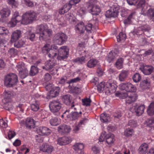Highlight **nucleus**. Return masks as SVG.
Listing matches in <instances>:
<instances>
[{"label": "nucleus", "instance_id": "f257e3e1", "mask_svg": "<svg viewBox=\"0 0 154 154\" xmlns=\"http://www.w3.org/2000/svg\"><path fill=\"white\" fill-rule=\"evenodd\" d=\"M37 17L35 13L33 11L26 12L21 17L17 11L14 12L10 22L12 27H14L17 23L21 21V23L24 25H27L31 23L35 20Z\"/></svg>", "mask_w": 154, "mask_h": 154}, {"label": "nucleus", "instance_id": "f03ea898", "mask_svg": "<svg viewBox=\"0 0 154 154\" xmlns=\"http://www.w3.org/2000/svg\"><path fill=\"white\" fill-rule=\"evenodd\" d=\"M18 82L17 76L15 73H9L5 77L4 84L7 87H13L16 85Z\"/></svg>", "mask_w": 154, "mask_h": 154}, {"label": "nucleus", "instance_id": "7ed1b4c3", "mask_svg": "<svg viewBox=\"0 0 154 154\" xmlns=\"http://www.w3.org/2000/svg\"><path fill=\"white\" fill-rule=\"evenodd\" d=\"M67 38L68 36L66 34L59 32L54 35L52 41L56 44L61 45L66 42Z\"/></svg>", "mask_w": 154, "mask_h": 154}, {"label": "nucleus", "instance_id": "20e7f679", "mask_svg": "<svg viewBox=\"0 0 154 154\" xmlns=\"http://www.w3.org/2000/svg\"><path fill=\"white\" fill-rule=\"evenodd\" d=\"M89 11L94 15H98L101 11L100 7L96 5L94 2H89L86 3Z\"/></svg>", "mask_w": 154, "mask_h": 154}, {"label": "nucleus", "instance_id": "39448f33", "mask_svg": "<svg viewBox=\"0 0 154 154\" xmlns=\"http://www.w3.org/2000/svg\"><path fill=\"white\" fill-rule=\"evenodd\" d=\"M58 54L57 59L58 60H64L68 57L69 49L67 46H63L58 50Z\"/></svg>", "mask_w": 154, "mask_h": 154}, {"label": "nucleus", "instance_id": "423d86ee", "mask_svg": "<svg viewBox=\"0 0 154 154\" xmlns=\"http://www.w3.org/2000/svg\"><path fill=\"white\" fill-rule=\"evenodd\" d=\"M116 85L114 83V81L112 79H109L106 82L104 91L106 94L109 93L112 94L116 91Z\"/></svg>", "mask_w": 154, "mask_h": 154}, {"label": "nucleus", "instance_id": "0eeeda50", "mask_svg": "<svg viewBox=\"0 0 154 154\" xmlns=\"http://www.w3.org/2000/svg\"><path fill=\"white\" fill-rule=\"evenodd\" d=\"M61 107V104L58 100H54L51 102L49 104V108L51 112L55 115L58 116L59 115V111Z\"/></svg>", "mask_w": 154, "mask_h": 154}, {"label": "nucleus", "instance_id": "6e6552de", "mask_svg": "<svg viewBox=\"0 0 154 154\" xmlns=\"http://www.w3.org/2000/svg\"><path fill=\"white\" fill-rule=\"evenodd\" d=\"M119 86L121 89L127 92L134 93L137 90L136 87L129 82L122 83Z\"/></svg>", "mask_w": 154, "mask_h": 154}, {"label": "nucleus", "instance_id": "1a4fd4ad", "mask_svg": "<svg viewBox=\"0 0 154 154\" xmlns=\"http://www.w3.org/2000/svg\"><path fill=\"white\" fill-rule=\"evenodd\" d=\"M11 11L8 8H3L1 11V23L7 24Z\"/></svg>", "mask_w": 154, "mask_h": 154}, {"label": "nucleus", "instance_id": "9d476101", "mask_svg": "<svg viewBox=\"0 0 154 154\" xmlns=\"http://www.w3.org/2000/svg\"><path fill=\"white\" fill-rule=\"evenodd\" d=\"M63 102L66 105L70 106L71 108L74 107V101L72 97L70 94L63 95L62 98Z\"/></svg>", "mask_w": 154, "mask_h": 154}, {"label": "nucleus", "instance_id": "9b49d317", "mask_svg": "<svg viewBox=\"0 0 154 154\" xmlns=\"http://www.w3.org/2000/svg\"><path fill=\"white\" fill-rule=\"evenodd\" d=\"M55 66V63L49 60L45 63V65L42 66V68L47 71L51 70V72L54 71L53 73L55 74L57 72L56 69L54 68Z\"/></svg>", "mask_w": 154, "mask_h": 154}, {"label": "nucleus", "instance_id": "f8f14e48", "mask_svg": "<svg viewBox=\"0 0 154 154\" xmlns=\"http://www.w3.org/2000/svg\"><path fill=\"white\" fill-rule=\"evenodd\" d=\"M17 68L19 71V76L21 79H24L28 75V70L21 65H17Z\"/></svg>", "mask_w": 154, "mask_h": 154}, {"label": "nucleus", "instance_id": "ddd939ff", "mask_svg": "<svg viewBox=\"0 0 154 154\" xmlns=\"http://www.w3.org/2000/svg\"><path fill=\"white\" fill-rule=\"evenodd\" d=\"M52 31L51 29H47L39 34V39L40 40H46L48 39L51 35Z\"/></svg>", "mask_w": 154, "mask_h": 154}, {"label": "nucleus", "instance_id": "4468645a", "mask_svg": "<svg viewBox=\"0 0 154 154\" xmlns=\"http://www.w3.org/2000/svg\"><path fill=\"white\" fill-rule=\"evenodd\" d=\"M140 69L145 75H149L151 74L154 70L153 67L151 65H143Z\"/></svg>", "mask_w": 154, "mask_h": 154}, {"label": "nucleus", "instance_id": "2eb2a0df", "mask_svg": "<svg viewBox=\"0 0 154 154\" xmlns=\"http://www.w3.org/2000/svg\"><path fill=\"white\" fill-rule=\"evenodd\" d=\"M40 150L48 153H51L54 150V147L52 146L47 143H43L40 146Z\"/></svg>", "mask_w": 154, "mask_h": 154}, {"label": "nucleus", "instance_id": "dca6fc26", "mask_svg": "<svg viewBox=\"0 0 154 154\" xmlns=\"http://www.w3.org/2000/svg\"><path fill=\"white\" fill-rule=\"evenodd\" d=\"M37 131L39 134L42 135H48L50 134L51 130L49 128L45 126H41L38 128Z\"/></svg>", "mask_w": 154, "mask_h": 154}, {"label": "nucleus", "instance_id": "f3484780", "mask_svg": "<svg viewBox=\"0 0 154 154\" xmlns=\"http://www.w3.org/2000/svg\"><path fill=\"white\" fill-rule=\"evenodd\" d=\"M115 140L113 134L109 133L106 135V141L108 145L110 146L114 143Z\"/></svg>", "mask_w": 154, "mask_h": 154}, {"label": "nucleus", "instance_id": "a211bd4d", "mask_svg": "<svg viewBox=\"0 0 154 154\" xmlns=\"http://www.w3.org/2000/svg\"><path fill=\"white\" fill-rule=\"evenodd\" d=\"M21 36V32L20 30L14 31L11 35V41L13 42L17 41Z\"/></svg>", "mask_w": 154, "mask_h": 154}, {"label": "nucleus", "instance_id": "6ab92c4d", "mask_svg": "<svg viewBox=\"0 0 154 154\" xmlns=\"http://www.w3.org/2000/svg\"><path fill=\"white\" fill-rule=\"evenodd\" d=\"M144 108L145 106L144 105H142L138 107H134V109L136 115L140 116L143 113Z\"/></svg>", "mask_w": 154, "mask_h": 154}, {"label": "nucleus", "instance_id": "aec40b11", "mask_svg": "<svg viewBox=\"0 0 154 154\" xmlns=\"http://www.w3.org/2000/svg\"><path fill=\"white\" fill-rule=\"evenodd\" d=\"M25 125L26 128L30 129L35 127V123L34 120L31 118L26 119L25 122Z\"/></svg>", "mask_w": 154, "mask_h": 154}, {"label": "nucleus", "instance_id": "412c9836", "mask_svg": "<svg viewBox=\"0 0 154 154\" xmlns=\"http://www.w3.org/2000/svg\"><path fill=\"white\" fill-rule=\"evenodd\" d=\"M58 130L60 132L63 133H69L70 130V128L69 126L63 125H60L58 127Z\"/></svg>", "mask_w": 154, "mask_h": 154}, {"label": "nucleus", "instance_id": "4be33fe9", "mask_svg": "<svg viewBox=\"0 0 154 154\" xmlns=\"http://www.w3.org/2000/svg\"><path fill=\"white\" fill-rule=\"evenodd\" d=\"M75 29L77 33L81 34L83 33L85 31V28L83 22L78 23L75 26Z\"/></svg>", "mask_w": 154, "mask_h": 154}, {"label": "nucleus", "instance_id": "5701e85b", "mask_svg": "<svg viewBox=\"0 0 154 154\" xmlns=\"http://www.w3.org/2000/svg\"><path fill=\"white\" fill-rule=\"evenodd\" d=\"M57 141L60 145H63L69 144L70 142V140L67 137H64L59 138L57 140Z\"/></svg>", "mask_w": 154, "mask_h": 154}, {"label": "nucleus", "instance_id": "b1692460", "mask_svg": "<svg viewBox=\"0 0 154 154\" xmlns=\"http://www.w3.org/2000/svg\"><path fill=\"white\" fill-rule=\"evenodd\" d=\"M60 88L58 87L52 88L50 91L49 95L50 97H54L58 95L60 92Z\"/></svg>", "mask_w": 154, "mask_h": 154}, {"label": "nucleus", "instance_id": "393cba45", "mask_svg": "<svg viewBox=\"0 0 154 154\" xmlns=\"http://www.w3.org/2000/svg\"><path fill=\"white\" fill-rule=\"evenodd\" d=\"M148 146L145 143H143L138 149V153L140 154H145L148 149Z\"/></svg>", "mask_w": 154, "mask_h": 154}, {"label": "nucleus", "instance_id": "a878e982", "mask_svg": "<svg viewBox=\"0 0 154 154\" xmlns=\"http://www.w3.org/2000/svg\"><path fill=\"white\" fill-rule=\"evenodd\" d=\"M84 146L83 143H77L73 146V149L76 151L78 153H81L82 150L84 148Z\"/></svg>", "mask_w": 154, "mask_h": 154}, {"label": "nucleus", "instance_id": "bb28decb", "mask_svg": "<svg viewBox=\"0 0 154 154\" xmlns=\"http://www.w3.org/2000/svg\"><path fill=\"white\" fill-rule=\"evenodd\" d=\"M137 96L136 94H134L128 96L126 99V102L128 104H131L134 102L137 99Z\"/></svg>", "mask_w": 154, "mask_h": 154}, {"label": "nucleus", "instance_id": "cd10ccee", "mask_svg": "<svg viewBox=\"0 0 154 154\" xmlns=\"http://www.w3.org/2000/svg\"><path fill=\"white\" fill-rule=\"evenodd\" d=\"M98 61L95 59L90 60L87 63V66L89 68L94 67L97 64Z\"/></svg>", "mask_w": 154, "mask_h": 154}, {"label": "nucleus", "instance_id": "c85d7f7f", "mask_svg": "<svg viewBox=\"0 0 154 154\" xmlns=\"http://www.w3.org/2000/svg\"><path fill=\"white\" fill-rule=\"evenodd\" d=\"M128 75V72L125 70H122L119 76V80L121 82L124 81Z\"/></svg>", "mask_w": 154, "mask_h": 154}, {"label": "nucleus", "instance_id": "c756f323", "mask_svg": "<svg viewBox=\"0 0 154 154\" xmlns=\"http://www.w3.org/2000/svg\"><path fill=\"white\" fill-rule=\"evenodd\" d=\"M117 56V54L115 52L111 51L108 54L106 57L107 61L110 63L115 59Z\"/></svg>", "mask_w": 154, "mask_h": 154}, {"label": "nucleus", "instance_id": "7c9ffc66", "mask_svg": "<svg viewBox=\"0 0 154 154\" xmlns=\"http://www.w3.org/2000/svg\"><path fill=\"white\" fill-rule=\"evenodd\" d=\"M147 112L148 115L150 116L154 114V101L152 102L148 106Z\"/></svg>", "mask_w": 154, "mask_h": 154}, {"label": "nucleus", "instance_id": "2f4dec72", "mask_svg": "<svg viewBox=\"0 0 154 154\" xmlns=\"http://www.w3.org/2000/svg\"><path fill=\"white\" fill-rule=\"evenodd\" d=\"M82 112L80 111L79 113L77 112H72L70 114V118L72 121L77 119L81 116Z\"/></svg>", "mask_w": 154, "mask_h": 154}, {"label": "nucleus", "instance_id": "473e14b6", "mask_svg": "<svg viewBox=\"0 0 154 154\" xmlns=\"http://www.w3.org/2000/svg\"><path fill=\"white\" fill-rule=\"evenodd\" d=\"M134 132L133 129L130 128H127L124 132V135L127 137H131Z\"/></svg>", "mask_w": 154, "mask_h": 154}, {"label": "nucleus", "instance_id": "72a5a7b5", "mask_svg": "<svg viewBox=\"0 0 154 154\" xmlns=\"http://www.w3.org/2000/svg\"><path fill=\"white\" fill-rule=\"evenodd\" d=\"M47 29V28L45 25L43 24H41L37 26L36 29V32L37 33L39 34Z\"/></svg>", "mask_w": 154, "mask_h": 154}, {"label": "nucleus", "instance_id": "f704fd0d", "mask_svg": "<svg viewBox=\"0 0 154 154\" xmlns=\"http://www.w3.org/2000/svg\"><path fill=\"white\" fill-rule=\"evenodd\" d=\"M147 15L150 20L154 22V8L149 9L147 11Z\"/></svg>", "mask_w": 154, "mask_h": 154}, {"label": "nucleus", "instance_id": "c9c22d12", "mask_svg": "<svg viewBox=\"0 0 154 154\" xmlns=\"http://www.w3.org/2000/svg\"><path fill=\"white\" fill-rule=\"evenodd\" d=\"M50 50V45L46 44L41 48V52L44 55L47 54Z\"/></svg>", "mask_w": 154, "mask_h": 154}, {"label": "nucleus", "instance_id": "e433bc0d", "mask_svg": "<svg viewBox=\"0 0 154 154\" xmlns=\"http://www.w3.org/2000/svg\"><path fill=\"white\" fill-rule=\"evenodd\" d=\"M38 72V69L37 66H31L29 74L31 76H34Z\"/></svg>", "mask_w": 154, "mask_h": 154}, {"label": "nucleus", "instance_id": "4c0bfd02", "mask_svg": "<svg viewBox=\"0 0 154 154\" xmlns=\"http://www.w3.org/2000/svg\"><path fill=\"white\" fill-rule=\"evenodd\" d=\"M100 119L103 122H106L109 121V117L106 113H103L100 115Z\"/></svg>", "mask_w": 154, "mask_h": 154}, {"label": "nucleus", "instance_id": "58836bf2", "mask_svg": "<svg viewBox=\"0 0 154 154\" xmlns=\"http://www.w3.org/2000/svg\"><path fill=\"white\" fill-rule=\"evenodd\" d=\"M151 29L150 26L147 24L142 25L138 27V30H142L144 32H149Z\"/></svg>", "mask_w": 154, "mask_h": 154}, {"label": "nucleus", "instance_id": "ea45409f", "mask_svg": "<svg viewBox=\"0 0 154 154\" xmlns=\"http://www.w3.org/2000/svg\"><path fill=\"white\" fill-rule=\"evenodd\" d=\"M3 107L6 110H8L12 112L14 107L11 103H6L4 104Z\"/></svg>", "mask_w": 154, "mask_h": 154}, {"label": "nucleus", "instance_id": "a19ab883", "mask_svg": "<svg viewBox=\"0 0 154 154\" xmlns=\"http://www.w3.org/2000/svg\"><path fill=\"white\" fill-rule=\"evenodd\" d=\"M135 14V12L131 13L124 21V23L125 24H129L131 23V19L132 18L133 16Z\"/></svg>", "mask_w": 154, "mask_h": 154}, {"label": "nucleus", "instance_id": "79ce46f5", "mask_svg": "<svg viewBox=\"0 0 154 154\" xmlns=\"http://www.w3.org/2000/svg\"><path fill=\"white\" fill-rule=\"evenodd\" d=\"M126 37V35L122 32L119 33V35L116 37L117 41L120 42L122 41H124Z\"/></svg>", "mask_w": 154, "mask_h": 154}, {"label": "nucleus", "instance_id": "37998d69", "mask_svg": "<svg viewBox=\"0 0 154 154\" xmlns=\"http://www.w3.org/2000/svg\"><path fill=\"white\" fill-rule=\"evenodd\" d=\"M113 11L109 10L106 11L105 15L107 17H115L117 16L118 13H116V15H115L114 12H112Z\"/></svg>", "mask_w": 154, "mask_h": 154}, {"label": "nucleus", "instance_id": "c03bdc74", "mask_svg": "<svg viewBox=\"0 0 154 154\" xmlns=\"http://www.w3.org/2000/svg\"><path fill=\"white\" fill-rule=\"evenodd\" d=\"M123 60L122 58H120L118 59L116 63V67L119 69L123 67Z\"/></svg>", "mask_w": 154, "mask_h": 154}, {"label": "nucleus", "instance_id": "a18cd8bd", "mask_svg": "<svg viewBox=\"0 0 154 154\" xmlns=\"http://www.w3.org/2000/svg\"><path fill=\"white\" fill-rule=\"evenodd\" d=\"M15 42L14 44V46L17 48H20L23 47L25 43V42L22 40H20L17 42Z\"/></svg>", "mask_w": 154, "mask_h": 154}, {"label": "nucleus", "instance_id": "49530a36", "mask_svg": "<svg viewBox=\"0 0 154 154\" xmlns=\"http://www.w3.org/2000/svg\"><path fill=\"white\" fill-rule=\"evenodd\" d=\"M150 84L149 80L145 79L143 80H142L140 84V86L141 87L143 86L147 87L149 86L150 85Z\"/></svg>", "mask_w": 154, "mask_h": 154}, {"label": "nucleus", "instance_id": "de8ad7c7", "mask_svg": "<svg viewBox=\"0 0 154 154\" xmlns=\"http://www.w3.org/2000/svg\"><path fill=\"white\" fill-rule=\"evenodd\" d=\"M32 110L34 111H37L39 109V105L37 101H36L35 103L32 104L31 105Z\"/></svg>", "mask_w": 154, "mask_h": 154}, {"label": "nucleus", "instance_id": "09e8293b", "mask_svg": "<svg viewBox=\"0 0 154 154\" xmlns=\"http://www.w3.org/2000/svg\"><path fill=\"white\" fill-rule=\"evenodd\" d=\"M28 35L27 36V38L30 40L32 41H33L35 40V34L31 32V31H29L27 32Z\"/></svg>", "mask_w": 154, "mask_h": 154}, {"label": "nucleus", "instance_id": "8fccbe9b", "mask_svg": "<svg viewBox=\"0 0 154 154\" xmlns=\"http://www.w3.org/2000/svg\"><path fill=\"white\" fill-rule=\"evenodd\" d=\"M50 123L51 125L53 126H57L59 124L58 119L56 117L51 119L50 120Z\"/></svg>", "mask_w": 154, "mask_h": 154}, {"label": "nucleus", "instance_id": "3c124183", "mask_svg": "<svg viewBox=\"0 0 154 154\" xmlns=\"http://www.w3.org/2000/svg\"><path fill=\"white\" fill-rule=\"evenodd\" d=\"M141 78L140 74L138 73H136L133 76L132 79L134 82H137L140 81Z\"/></svg>", "mask_w": 154, "mask_h": 154}, {"label": "nucleus", "instance_id": "603ef678", "mask_svg": "<svg viewBox=\"0 0 154 154\" xmlns=\"http://www.w3.org/2000/svg\"><path fill=\"white\" fill-rule=\"evenodd\" d=\"M105 86V85L104 83L101 82L97 86V89L101 93L103 92L104 90Z\"/></svg>", "mask_w": 154, "mask_h": 154}, {"label": "nucleus", "instance_id": "864d4df0", "mask_svg": "<svg viewBox=\"0 0 154 154\" xmlns=\"http://www.w3.org/2000/svg\"><path fill=\"white\" fill-rule=\"evenodd\" d=\"M90 97L89 96V98H86L82 100V102L83 105H85L86 106H89L90 103L91 102V100L90 99Z\"/></svg>", "mask_w": 154, "mask_h": 154}, {"label": "nucleus", "instance_id": "5fc2aeb1", "mask_svg": "<svg viewBox=\"0 0 154 154\" xmlns=\"http://www.w3.org/2000/svg\"><path fill=\"white\" fill-rule=\"evenodd\" d=\"M74 61L75 62H78L79 63L82 64L85 62V58L83 56L80 57H78L75 59L74 60Z\"/></svg>", "mask_w": 154, "mask_h": 154}, {"label": "nucleus", "instance_id": "6e6d98bb", "mask_svg": "<svg viewBox=\"0 0 154 154\" xmlns=\"http://www.w3.org/2000/svg\"><path fill=\"white\" fill-rule=\"evenodd\" d=\"M17 111L18 112V115H21L22 113L23 112V105L22 104H19L17 106Z\"/></svg>", "mask_w": 154, "mask_h": 154}, {"label": "nucleus", "instance_id": "4d7b16f0", "mask_svg": "<svg viewBox=\"0 0 154 154\" xmlns=\"http://www.w3.org/2000/svg\"><path fill=\"white\" fill-rule=\"evenodd\" d=\"M3 95L5 98L9 99L13 96V94L10 91H7L5 90L3 93Z\"/></svg>", "mask_w": 154, "mask_h": 154}, {"label": "nucleus", "instance_id": "13d9d810", "mask_svg": "<svg viewBox=\"0 0 154 154\" xmlns=\"http://www.w3.org/2000/svg\"><path fill=\"white\" fill-rule=\"evenodd\" d=\"M113 11L112 12H114L115 15H116V13H119V7L118 6L116 5H112L110 9H109Z\"/></svg>", "mask_w": 154, "mask_h": 154}, {"label": "nucleus", "instance_id": "bf43d9fd", "mask_svg": "<svg viewBox=\"0 0 154 154\" xmlns=\"http://www.w3.org/2000/svg\"><path fill=\"white\" fill-rule=\"evenodd\" d=\"M145 0H140L138 3L137 5V7L138 8H142V10H143V8L145 5Z\"/></svg>", "mask_w": 154, "mask_h": 154}, {"label": "nucleus", "instance_id": "052dcab7", "mask_svg": "<svg viewBox=\"0 0 154 154\" xmlns=\"http://www.w3.org/2000/svg\"><path fill=\"white\" fill-rule=\"evenodd\" d=\"M137 124V122L136 121L134 120H130L127 124V126H130L131 127L134 128L136 127Z\"/></svg>", "mask_w": 154, "mask_h": 154}, {"label": "nucleus", "instance_id": "680f3d73", "mask_svg": "<svg viewBox=\"0 0 154 154\" xmlns=\"http://www.w3.org/2000/svg\"><path fill=\"white\" fill-rule=\"evenodd\" d=\"M8 53L11 56L17 55L18 53L17 50L14 48H12L9 50Z\"/></svg>", "mask_w": 154, "mask_h": 154}, {"label": "nucleus", "instance_id": "e2e57ef3", "mask_svg": "<svg viewBox=\"0 0 154 154\" xmlns=\"http://www.w3.org/2000/svg\"><path fill=\"white\" fill-rule=\"evenodd\" d=\"M63 7V8L64 9V11L66 13L72 7V5L69 4V2L68 3H66L64 5Z\"/></svg>", "mask_w": 154, "mask_h": 154}, {"label": "nucleus", "instance_id": "0e129e2a", "mask_svg": "<svg viewBox=\"0 0 154 154\" xmlns=\"http://www.w3.org/2000/svg\"><path fill=\"white\" fill-rule=\"evenodd\" d=\"M106 132H103L101 133L99 138V142H103L105 139H106Z\"/></svg>", "mask_w": 154, "mask_h": 154}, {"label": "nucleus", "instance_id": "69168bd1", "mask_svg": "<svg viewBox=\"0 0 154 154\" xmlns=\"http://www.w3.org/2000/svg\"><path fill=\"white\" fill-rule=\"evenodd\" d=\"M16 134L14 131L10 130L8 132V137L9 139L10 140L14 137Z\"/></svg>", "mask_w": 154, "mask_h": 154}, {"label": "nucleus", "instance_id": "338daca9", "mask_svg": "<svg viewBox=\"0 0 154 154\" xmlns=\"http://www.w3.org/2000/svg\"><path fill=\"white\" fill-rule=\"evenodd\" d=\"M85 29L86 30L87 32L88 33H91V30L92 28V25L91 23H89L85 27Z\"/></svg>", "mask_w": 154, "mask_h": 154}, {"label": "nucleus", "instance_id": "774afa93", "mask_svg": "<svg viewBox=\"0 0 154 154\" xmlns=\"http://www.w3.org/2000/svg\"><path fill=\"white\" fill-rule=\"evenodd\" d=\"M146 122L148 126H149L152 124H154V117H152L148 119Z\"/></svg>", "mask_w": 154, "mask_h": 154}]
</instances>
